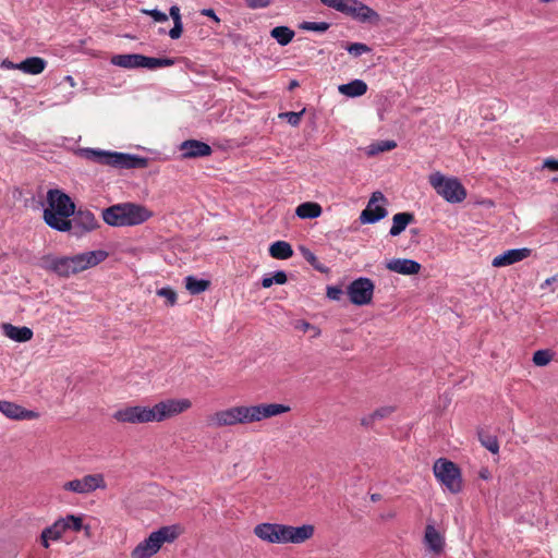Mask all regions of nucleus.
<instances>
[{"instance_id":"nucleus-13","label":"nucleus","mask_w":558,"mask_h":558,"mask_svg":"<svg viewBox=\"0 0 558 558\" xmlns=\"http://www.w3.org/2000/svg\"><path fill=\"white\" fill-rule=\"evenodd\" d=\"M192 408V401L186 398L165 399L154 404L156 423L170 420Z\"/></svg>"},{"instance_id":"nucleus-56","label":"nucleus","mask_w":558,"mask_h":558,"mask_svg":"<svg viewBox=\"0 0 558 558\" xmlns=\"http://www.w3.org/2000/svg\"><path fill=\"white\" fill-rule=\"evenodd\" d=\"M82 531H84V534H85L86 537H90L92 536V527H90V525L83 523Z\"/></svg>"},{"instance_id":"nucleus-57","label":"nucleus","mask_w":558,"mask_h":558,"mask_svg":"<svg viewBox=\"0 0 558 558\" xmlns=\"http://www.w3.org/2000/svg\"><path fill=\"white\" fill-rule=\"evenodd\" d=\"M65 81L70 84V86H72V87L75 86V81L72 76H70V75L65 76Z\"/></svg>"},{"instance_id":"nucleus-30","label":"nucleus","mask_w":558,"mask_h":558,"mask_svg":"<svg viewBox=\"0 0 558 558\" xmlns=\"http://www.w3.org/2000/svg\"><path fill=\"white\" fill-rule=\"evenodd\" d=\"M269 254L276 259H287L293 255V250L288 242L277 241L270 245Z\"/></svg>"},{"instance_id":"nucleus-26","label":"nucleus","mask_w":558,"mask_h":558,"mask_svg":"<svg viewBox=\"0 0 558 558\" xmlns=\"http://www.w3.org/2000/svg\"><path fill=\"white\" fill-rule=\"evenodd\" d=\"M338 90L347 97H360L367 92V85L362 80H354L348 84L339 85Z\"/></svg>"},{"instance_id":"nucleus-24","label":"nucleus","mask_w":558,"mask_h":558,"mask_svg":"<svg viewBox=\"0 0 558 558\" xmlns=\"http://www.w3.org/2000/svg\"><path fill=\"white\" fill-rule=\"evenodd\" d=\"M46 68V61L39 57H31L16 64V70L26 74H40Z\"/></svg>"},{"instance_id":"nucleus-46","label":"nucleus","mask_w":558,"mask_h":558,"mask_svg":"<svg viewBox=\"0 0 558 558\" xmlns=\"http://www.w3.org/2000/svg\"><path fill=\"white\" fill-rule=\"evenodd\" d=\"M182 32H183V24H182V22H177V23H173V27L170 29L169 36L172 39H178V38L181 37Z\"/></svg>"},{"instance_id":"nucleus-51","label":"nucleus","mask_w":558,"mask_h":558,"mask_svg":"<svg viewBox=\"0 0 558 558\" xmlns=\"http://www.w3.org/2000/svg\"><path fill=\"white\" fill-rule=\"evenodd\" d=\"M544 168H547L553 171H558V160L557 159H546L543 163Z\"/></svg>"},{"instance_id":"nucleus-23","label":"nucleus","mask_w":558,"mask_h":558,"mask_svg":"<svg viewBox=\"0 0 558 558\" xmlns=\"http://www.w3.org/2000/svg\"><path fill=\"white\" fill-rule=\"evenodd\" d=\"M1 329L5 337L16 342H27L33 338L32 329L26 326L17 327L5 323L1 325Z\"/></svg>"},{"instance_id":"nucleus-16","label":"nucleus","mask_w":558,"mask_h":558,"mask_svg":"<svg viewBox=\"0 0 558 558\" xmlns=\"http://www.w3.org/2000/svg\"><path fill=\"white\" fill-rule=\"evenodd\" d=\"M386 198L381 192H374L367 203L366 208L361 213L360 220L362 223H375L387 216L384 207Z\"/></svg>"},{"instance_id":"nucleus-12","label":"nucleus","mask_w":558,"mask_h":558,"mask_svg":"<svg viewBox=\"0 0 558 558\" xmlns=\"http://www.w3.org/2000/svg\"><path fill=\"white\" fill-rule=\"evenodd\" d=\"M62 488L65 492H71L78 495H88L97 489H106L107 483L104 474L93 473L86 474L81 478H74L69 482H65Z\"/></svg>"},{"instance_id":"nucleus-44","label":"nucleus","mask_w":558,"mask_h":558,"mask_svg":"<svg viewBox=\"0 0 558 558\" xmlns=\"http://www.w3.org/2000/svg\"><path fill=\"white\" fill-rule=\"evenodd\" d=\"M141 12L145 15H149L155 22L157 23H163L167 22L169 16L157 9H142Z\"/></svg>"},{"instance_id":"nucleus-11","label":"nucleus","mask_w":558,"mask_h":558,"mask_svg":"<svg viewBox=\"0 0 558 558\" xmlns=\"http://www.w3.org/2000/svg\"><path fill=\"white\" fill-rule=\"evenodd\" d=\"M112 417L122 424H148L156 423L154 405H125L118 409Z\"/></svg>"},{"instance_id":"nucleus-19","label":"nucleus","mask_w":558,"mask_h":558,"mask_svg":"<svg viewBox=\"0 0 558 558\" xmlns=\"http://www.w3.org/2000/svg\"><path fill=\"white\" fill-rule=\"evenodd\" d=\"M99 227V223L95 215L90 211H78L72 221L73 235L76 238L82 236L85 233L94 231Z\"/></svg>"},{"instance_id":"nucleus-31","label":"nucleus","mask_w":558,"mask_h":558,"mask_svg":"<svg viewBox=\"0 0 558 558\" xmlns=\"http://www.w3.org/2000/svg\"><path fill=\"white\" fill-rule=\"evenodd\" d=\"M393 412L392 407H381L361 418V425L371 427L376 421L388 417Z\"/></svg>"},{"instance_id":"nucleus-38","label":"nucleus","mask_w":558,"mask_h":558,"mask_svg":"<svg viewBox=\"0 0 558 558\" xmlns=\"http://www.w3.org/2000/svg\"><path fill=\"white\" fill-rule=\"evenodd\" d=\"M156 294L165 299L166 305L173 306L177 303V292L170 287H163L156 291Z\"/></svg>"},{"instance_id":"nucleus-6","label":"nucleus","mask_w":558,"mask_h":558,"mask_svg":"<svg viewBox=\"0 0 558 558\" xmlns=\"http://www.w3.org/2000/svg\"><path fill=\"white\" fill-rule=\"evenodd\" d=\"M428 182L435 192L448 203L458 204L466 198V190L456 177H447L435 171L428 175Z\"/></svg>"},{"instance_id":"nucleus-25","label":"nucleus","mask_w":558,"mask_h":558,"mask_svg":"<svg viewBox=\"0 0 558 558\" xmlns=\"http://www.w3.org/2000/svg\"><path fill=\"white\" fill-rule=\"evenodd\" d=\"M64 533H65L64 525L62 524L60 519H58L57 521L53 522L52 525L46 527L41 532L43 546L48 548L49 541H59Z\"/></svg>"},{"instance_id":"nucleus-1","label":"nucleus","mask_w":558,"mask_h":558,"mask_svg":"<svg viewBox=\"0 0 558 558\" xmlns=\"http://www.w3.org/2000/svg\"><path fill=\"white\" fill-rule=\"evenodd\" d=\"M108 257L104 250L83 252L73 256H45L41 265L45 269L53 271L61 277H70L85 271L102 263Z\"/></svg>"},{"instance_id":"nucleus-47","label":"nucleus","mask_w":558,"mask_h":558,"mask_svg":"<svg viewBox=\"0 0 558 558\" xmlns=\"http://www.w3.org/2000/svg\"><path fill=\"white\" fill-rule=\"evenodd\" d=\"M342 294V291L337 287H328L327 288V296L330 300H339L340 295Z\"/></svg>"},{"instance_id":"nucleus-41","label":"nucleus","mask_w":558,"mask_h":558,"mask_svg":"<svg viewBox=\"0 0 558 558\" xmlns=\"http://www.w3.org/2000/svg\"><path fill=\"white\" fill-rule=\"evenodd\" d=\"M345 49L350 54H352L354 57H360L363 53H367L371 51V48L367 45L361 44V43L351 44V45L347 46Z\"/></svg>"},{"instance_id":"nucleus-14","label":"nucleus","mask_w":558,"mask_h":558,"mask_svg":"<svg viewBox=\"0 0 558 558\" xmlns=\"http://www.w3.org/2000/svg\"><path fill=\"white\" fill-rule=\"evenodd\" d=\"M375 286L368 278H359L348 287V295L354 305H366L373 300Z\"/></svg>"},{"instance_id":"nucleus-36","label":"nucleus","mask_w":558,"mask_h":558,"mask_svg":"<svg viewBox=\"0 0 558 558\" xmlns=\"http://www.w3.org/2000/svg\"><path fill=\"white\" fill-rule=\"evenodd\" d=\"M554 357V353L550 350H538L533 354V363L536 366L548 365Z\"/></svg>"},{"instance_id":"nucleus-2","label":"nucleus","mask_w":558,"mask_h":558,"mask_svg":"<svg viewBox=\"0 0 558 558\" xmlns=\"http://www.w3.org/2000/svg\"><path fill=\"white\" fill-rule=\"evenodd\" d=\"M314 532L312 524L293 526L268 522L259 523L253 530L257 538L268 544H303L313 537Z\"/></svg>"},{"instance_id":"nucleus-9","label":"nucleus","mask_w":558,"mask_h":558,"mask_svg":"<svg viewBox=\"0 0 558 558\" xmlns=\"http://www.w3.org/2000/svg\"><path fill=\"white\" fill-rule=\"evenodd\" d=\"M82 155L89 160L110 165L118 168H135L142 166L143 160L134 156L122 153H110L93 148L82 150Z\"/></svg>"},{"instance_id":"nucleus-40","label":"nucleus","mask_w":558,"mask_h":558,"mask_svg":"<svg viewBox=\"0 0 558 558\" xmlns=\"http://www.w3.org/2000/svg\"><path fill=\"white\" fill-rule=\"evenodd\" d=\"M301 28L304 31L324 33L329 28V24L326 22H303Z\"/></svg>"},{"instance_id":"nucleus-35","label":"nucleus","mask_w":558,"mask_h":558,"mask_svg":"<svg viewBox=\"0 0 558 558\" xmlns=\"http://www.w3.org/2000/svg\"><path fill=\"white\" fill-rule=\"evenodd\" d=\"M270 35L281 46L288 45L294 37V32L287 26H277L271 29Z\"/></svg>"},{"instance_id":"nucleus-34","label":"nucleus","mask_w":558,"mask_h":558,"mask_svg":"<svg viewBox=\"0 0 558 558\" xmlns=\"http://www.w3.org/2000/svg\"><path fill=\"white\" fill-rule=\"evenodd\" d=\"M84 514H66L65 517L59 518L62 524L64 525V530L80 532L83 527Z\"/></svg>"},{"instance_id":"nucleus-3","label":"nucleus","mask_w":558,"mask_h":558,"mask_svg":"<svg viewBox=\"0 0 558 558\" xmlns=\"http://www.w3.org/2000/svg\"><path fill=\"white\" fill-rule=\"evenodd\" d=\"M75 213V204L71 197L59 189L47 192L43 219L52 229L68 232L72 229L70 217Z\"/></svg>"},{"instance_id":"nucleus-4","label":"nucleus","mask_w":558,"mask_h":558,"mask_svg":"<svg viewBox=\"0 0 558 558\" xmlns=\"http://www.w3.org/2000/svg\"><path fill=\"white\" fill-rule=\"evenodd\" d=\"M154 217L147 206L133 202L112 205L102 210L104 221L112 227H135Z\"/></svg>"},{"instance_id":"nucleus-8","label":"nucleus","mask_w":558,"mask_h":558,"mask_svg":"<svg viewBox=\"0 0 558 558\" xmlns=\"http://www.w3.org/2000/svg\"><path fill=\"white\" fill-rule=\"evenodd\" d=\"M111 63L124 69L146 68L155 70L158 68L171 66L175 61L170 58H151L138 53H128L113 56L111 58Z\"/></svg>"},{"instance_id":"nucleus-29","label":"nucleus","mask_w":558,"mask_h":558,"mask_svg":"<svg viewBox=\"0 0 558 558\" xmlns=\"http://www.w3.org/2000/svg\"><path fill=\"white\" fill-rule=\"evenodd\" d=\"M425 542L427 546L435 553H439L444 546L442 536L433 525H427L425 531Z\"/></svg>"},{"instance_id":"nucleus-22","label":"nucleus","mask_w":558,"mask_h":558,"mask_svg":"<svg viewBox=\"0 0 558 558\" xmlns=\"http://www.w3.org/2000/svg\"><path fill=\"white\" fill-rule=\"evenodd\" d=\"M180 150L183 158L206 157L211 154V148L208 144L196 140L184 141L180 145Z\"/></svg>"},{"instance_id":"nucleus-21","label":"nucleus","mask_w":558,"mask_h":558,"mask_svg":"<svg viewBox=\"0 0 558 558\" xmlns=\"http://www.w3.org/2000/svg\"><path fill=\"white\" fill-rule=\"evenodd\" d=\"M385 266L389 271L403 276L417 275L422 269L420 263L410 258H392L388 260Z\"/></svg>"},{"instance_id":"nucleus-45","label":"nucleus","mask_w":558,"mask_h":558,"mask_svg":"<svg viewBox=\"0 0 558 558\" xmlns=\"http://www.w3.org/2000/svg\"><path fill=\"white\" fill-rule=\"evenodd\" d=\"M542 290H548L555 292L558 290V272L550 278H547L542 284Z\"/></svg>"},{"instance_id":"nucleus-18","label":"nucleus","mask_w":558,"mask_h":558,"mask_svg":"<svg viewBox=\"0 0 558 558\" xmlns=\"http://www.w3.org/2000/svg\"><path fill=\"white\" fill-rule=\"evenodd\" d=\"M344 13L362 23L377 24L380 21V16L375 10L357 0L349 2L348 10Z\"/></svg>"},{"instance_id":"nucleus-43","label":"nucleus","mask_w":558,"mask_h":558,"mask_svg":"<svg viewBox=\"0 0 558 558\" xmlns=\"http://www.w3.org/2000/svg\"><path fill=\"white\" fill-rule=\"evenodd\" d=\"M325 5L344 13L348 10L349 2L352 0H320Z\"/></svg>"},{"instance_id":"nucleus-32","label":"nucleus","mask_w":558,"mask_h":558,"mask_svg":"<svg viewBox=\"0 0 558 558\" xmlns=\"http://www.w3.org/2000/svg\"><path fill=\"white\" fill-rule=\"evenodd\" d=\"M397 147V143L391 140L377 141L365 147V154L369 157L380 153L392 150Z\"/></svg>"},{"instance_id":"nucleus-28","label":"nucleus","mask_w":558,"mask_h":558,"mask_svg":"<svg viewBox=\"0 0 558 558\" xmlns=\"http://www.w3.org/2000/svg\"><path fill=\"white\" fill-rule=\"evenodd\" d=\"M413 220V215L409 213H399L392 217V227L390 228V235L397 236L405 230L407 226Z\"/></svg>"},{"instance_id":"nucleus-39","label":"nucleus","mask_w":558,"mask_h":558,"mask_svg":"<svg viewBox=\"0 0 558 558\" xmlns=\"http://www.w3.org/2000/svg\"><path fill=\"white\" fill-rule=\"evenodd\" d=\"M287 282V275L284 271H277L272 276L263 278L262 286L264 288H270L274 283L284 284Z\"/></svg>"},{"instance_id":"nucleus-50","label":"nucleus","mask_w":558,"mask_h":558,"mask_svg":"<svg viewBox=\"0 0 558 558\" xmlns=\"http://www.w3.org/2000/svg\"><path fill=\"white\" fill-rule=\"evenodd\" d=\"M269 4L268 0H250L248 7L256 9V8H266Z\"/></svg>"},{"instance_id":"nucleus-5","label":"nucleus","mask_w":558,"mask_h":558,"mask_svg":"<svg viewBox=\"0 0 558 558\" xmlns=\"http://www.w3.org/2000/svg\"><path fill=\"white\" fill-rule=\"evenodd\" d=\"M182 530L179 525L162 526L151 532L148 537L140 542L131 551V558H151L163 544L172 543L179 537Z\"/></svg>"},{"instance_id":"nucleus-10","label":"nucleus","mask_w":558,"mask_h":558,"mask_svg":"<svg viewBox=\"0 0 558 558\" xmlns=\"http://www.w3.org/2000/svg\"><path fill=\"white\" fill-rule=\"evenodd\" d=\"M434 475L450 493L462 490V476L460 469L447 459H438L433 466Z\"/></svg>"},{"instance_id":"nucleus-58","label":"nucleus","mask_w":558,"mask_h":558,"mask_svg":"<svg viewBox=\"0 0 558 558\" xmlns=\"http://www.w3.org/2000/svg\"><path fill=\"white\" fill-rule=\"evenodd\" d=\"M305 257H306L307 260H312V259L315 258L314 255L312 253H310V252L305 255Z\"/></svg>"},{"instance_id":"nucleus-20","label":"nucleus","mask_w":558,"mask_h":558,"mask_svg":"<svg viewBox=\"0 0 558 558\" xmlns=\"http://www.w3.org/2000/svg\"><path fill=\"white\" fill-rule=\"evenodd\" d=\"M531 252L527 247L508 250L495 256L492 265L497 268L507 267L527 258Z\"/></svg>"},{"instance_id":"nucleus-42","label":"nucleus","mask_w":558,"mask_h":558,"mask_svg":"<svg viewBox=\"0 0 558 558\" xmlns=\"http://www.w3.org/2000/svg\"><path fill=\"white\" fill-rule=\"evenodd\" d=\"M304 112H305V109L301 110L300 112L280 113L279 117L282 119H286L290 125L298 126L301 122V118L304 114Z\"/></svg>"},{"instance_id":"nucleus-52","label":"nucleus","mask_w":558,"mask_h":558,"mask_svg":"<svg viewBox=\"0 0 558 558\" xmlns=\"http://www.w3.org/2000/svg\"><path fill=\"white\" fill-rule=\"evenodd\" d=\"M201 14L213 19L217 23L220 21L213 9H203Z\"/></svg>"},{"instance_id":"nucleus-49","label":"nucleus","mask_w":558,"mask_h":558,"mask_svg":"<svg viewBox=\"0 0 558 558\" xmlns=\"http://www.w3.org/2000/svg\"><path fill=\"white\" fill-rule=\"evenodd\" d=\"M295 329L302 331V332H308L312 328V324L307 323L306 320H298L294 325Z\"/></svg>"},{"instance_id":"nucleus-15","label":"nucleus","mask_w":558,"mask_h":558,"mask_svg":"<svg viewBox=\"0 0 558 558\" xmlns=\"http://www.w3.org/2000/svg\"><path fill=\"white\" fill-rule=\"evenodd\" d=\"M251 424L290 412L291 408L282 403L248 404Z\"/></svg>"},{"instance_id":"nucleus-7","label":"nucleus","mask_w":558,"mask_h":558,"mask_svg":"<svg viewBox=\"0 0 558 558\" xmlns=\"http://www.w3.org/2000/svg\"><path fill=\"white\" fill-rule=\"evenodd\" d=\"M211 428L251 424L248 404H238L210 413L206 418Z\"/></svg>"},{"instance_id":"nucleus-59","label":"nucleus","mask_w":558,"mask_h":558,"mask_svg":"<svg viewBox=\"0 0 558 558\" xmlns=\"http://www.w3.org/2000/svg\"><path fill=\"white\" fill-rule=\"evenodd\" d=\"M295 86H296V82H292L290 87L292 88V87H295Z\"/></svg>"},{"instance_id":"nucleus-37","label":"nucleus","mask_w":558,"mask_h":558,"mask_svg":"<svg viewBox=\"0 0 558 558\" xmlns=\"http://www.w3.org/2000/svg\"><path fill=\"white\" fill-rule=\"evenodd\" d=\"M480 441L481 444L492 453H498L499 451V444L495 436L489 434H480Z\"/></svg>"},{"instance_id":"nucleus-48","label":"nucleus","mask_w":558,"mask_h":558,"mask_svg":"<svg viewBox=\"0 0 558 558\" xmlns=\"http://www.w3.org/2000/svg\"><path fill=\"white\" fill-rule=\"evenodd\" d=\"M169 15L172 17L173 23L182 22L179 7L172 5L169 10Z\"/></svg>"},{"instance_id":"nucleus-53","label":"nucleus","mask_w":558,"mask_h":558,"mask_svg":"<svg viewBox=\"0 0 558 558\" xmlns=\"http://www.w3.org/2000/svg\"><path fill=\"white\" fill-rule=\"evenodd\" d=\"M480 478L488 481L492 477L490 471L487 468H482L478 472Z\"/></svg>"},{"instance_id":"nucleus-27","label":"nucleus","mask_w":558,"mask_h":558,"mask_svg":"<svg viewBox=\"0 0 558 558\" xmlns=\"http://www.w3.org/2000/svg\"><path fill=\"white\" fill-rule=\"evenodd\" d=\"M295 214L301 219H313L322 215V207L317 203L305 202L296 207Z\"/></svg>"},{"instance_id":"nucleus-17","label":"nucleus","mask_w":558,"mask_h":558,"mask_svg":"<svg viewBox=\"0 0 558 558\" xmlns=\"http://www.w3.org/2000/svg\"><path fill=\"white\" fill-rule=\"evenodd\" d=\"M0 412L8 418L15 421H31L39 417L38 412L5 400H0Z\"/></svg>"},{"instance_id":"nucleus-54","label":"nucleus","mask_w":558,"mask_h":558,"mask_svg":"<svg viewBox=\"0 0 558 558\" xmlns=\"http://www.w3.org/2000/svg\"><path fill=\"white\" fill-rule=\"evenodd\" d=\"M16 64L17 63H13L12 61H9V60H3L1 62V66L4 68V69H9V70H15L16 69Z\"/></svg>"},{"instance_id":"nucleus-55","label":"nucleus","mask_w":558,"mask_h":558,"mask_svg":"<svg viewBox=\"0 0 558 558\" xmlns=\"http://www.w3.org/2000/svg\"><path fill=\"white\" fill-rule=\"evenodd\" d=\"M308 332L312 333V338H317L320 336V329L314 325H312V328Z\"/></svg>"},{"instance_id":"nucleus-33","label":"nucleus","mask_w":558,"mask_h":558,"mask_svg":"<svg viewBox=\"0 0 558 558\" xmlns=\"http://www.w3.org/2000/svg\"><path fill=\"white\" fill-rule=\"evenodd\" d=\"M210 282L204 279H197L193 276H187L185 278V289L191 294H199L206 291L209 288Z\"/></svg>"}]
</instances>
